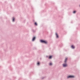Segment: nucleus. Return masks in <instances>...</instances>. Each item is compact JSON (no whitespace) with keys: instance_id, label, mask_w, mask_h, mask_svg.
<instances>
[{"instance_id":"nucleus-7","label":"nucleus","mask_w":80,"mask_h":80,"mask_svg":"<svg viewBox=\"0 0 80 80\" xmlns=\"http://www.w3.org/2000/svg\"><path fill=\"white\" fill-rule=\"evenodd\" d=\"M71 47L72 48H75V46H74L73 45H72L71 46Z\"/></svg>"},{"instance_id":"nucleus-13","label":"nucleus","mask_w":80,"mask_h":80,"mask_svg":"<svg viewBox=\"0 0 80 80\" xmlns=\"http://www.w3.org/2000/svg\"><path fill=\"white\" fill-rule=\"evenodd\" d=\"M38 65H40V63L39 62H38Z\"/></svg>"},{"instance_id":"nucleus-11","label":"nucleus","mask_w":80,"mask_h":80,"mask_svg":"<svg viewBox=\"0 0 80 80\" xmlns=\"http://www.w3.org/2000/svg\"><path fill=\"white\" fill-rule=\"evenodd\" d=\"M73 13H76V11H74L73 12Z\"/></svg>"},{"instance_id":"nucleus-9","label":"nucleus","mask_w":80,"mask_h":80,"mask_svg":"<svg viewBox=\"0 0 80 80\" xmlns=\"http://www.w3.org/2000/svg\"><path fill=\"white\" fill-rule=\"evenodd\" d=\"M52 56H50L49 57V58L50 59V58H52Z\"/></svg>"},{"instance_id":"nucleus-10","label":"nucleus","mask_w":80,"mask_h":80,"mask_svg":"<svg viewBox=\"0 0 80 80\" xmlns=\"http://www.w3.org/2000/svg\"><path fill=\"white\" fill-rule=\"evenodd\" d=\"M35 25H37V23H36V22H35Z\"/></svg>"},{"instance_id":"nucleus-14","label":"nucleus","mask_w":80,"mask_h":80,"mask_svg":"<svg viewBox=\"0 0 80 80\" xmlns=\"http://www.w3.org/2000/svg\"><path fill=\"white\" fill-rule=\"evenodd\" d=\"M11 8H12V6H11Z\"/></svg>"},{"instance_id":"nucleus-2","label":"nucleus","mask_w":80,"mask_h":80,"mask_svg":"<svg viewBox=\"0 0 80 80\" xmlns=\"http://www.w3.org/2000/svg\"><path fill=\"white\" fill-rule=\"evenodd\" d=\"M63 66L64 67H67V63L63 64Z\"/></svg>"},{"instance_id":"nucleus-1","label":"nucleus","mask_w":80,"mask_h":80,"mask_svg":"<svg viewBox=\"0 0 80 80\" xmlns=\"http://www.w3.org/2000/svg\"><path fill=\"white\" fill-rule=\"evenodd\" d=\"M41 42H42V43H47V41H43V40H41Z\"/></svg>"},{"instance_id":"nucleus-6","label":"nucleus","mask_w":80,"mask_h":80,"mask_svg":"<svg viewBox=\"0 0 80 80\" xmlns=\"http://www.w3.org/2000/svg\"><path fill=\"white\" fill-rule=\"evenodd\" d=\"M56 35L57 37V38H58V34H57V33H56Z\"/></svg>"},{"instance_id":"nucleus-3","label":"nucleus","mask_w":80,"mask_h":80,"mask_svg":"<svg viewBox=\"0 0 80 80\" xmlns=\"http://www.w3.org/2000/svg\"><path fill=\"white\" fill-rule=\"evenodd\" d=\"M74 77V76H69L68 77V78H72Z\"/></svg>"},{"instance_id":"nucleus-12","label":"nucleus","mask_w":80,"mask_h":80,"mask_svg":"<svg viewBox=\"0 0 80 80\" xmlns=\"http://www.w3.org/2000/svg\"><path fill=\"white\" fill-rule=\"evenodd\" d=\"M49 65H52V63H50L49 64Z\"/></svg>"},{"instance_id":"nucleus-8","label":"nucleus","mask_w":80,"mask_h":80,"mask_svg":"<svg viewBox=\"0 0 80 80\" xmlns=\"http://www.w3.org/2000/svg\"><path fill=\"white\" fill-rule=\"evenodd\" d=\"M14 20H15V18H14L13 17V20H12L13 22H14Z\"/></svg>"},{"instance_id":"nucleus-5","label":"nucleus","mask_w":80,"mask_h":80,"mask_svg":"<svg viewBox=\"0 0 80 80\" xmlns=\"http://www.w3.org/2000/svg\"><path fill=\"white\" fill-rule=\"evenodd\" d=\"M35 37H34V38H33L32 39V41H34L35 40Z\"/></svg>"},{"instance_id":"nucleus-4","label":"nucleus","mask_w":80,"mask_h":80,"mask_svg":"<svg viewBox=\"0 0 80 80\" xmlns=\"http://www.w3.org/2000/svg\"><path fill=\"white\" fill-rule=\"evenodd\" d=\"M67 60H68V58H66V59H65V60L64 61L65 63H66V62H67Z\"/></svg>"}]
</instances>
